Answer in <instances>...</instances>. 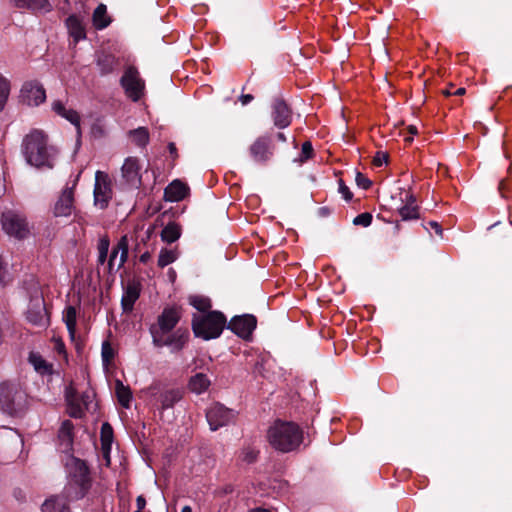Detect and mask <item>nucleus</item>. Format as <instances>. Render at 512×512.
Returning <instances> with one entry per match:
<instances>
[{"instance_id": "1", "label": "nucleus", "mask_w": 512, "mask_h": 512, "mask_svg": "<svg viewBox=\"0 0 512 512\" xmlns=\"http://www.w3.org/2000/svg\"><path fill=\"white\" fill-rule=\"evenodd\" d=\"M24 157L28 164L37 168H52L57 151L48 145L47 135L41 130H33L27 134L22 143Z\"/></svg>"}, {"instance_id": "2", "label": "nucleus", "mask_w": 512, "mask_h": 512, "mask_svg": "<svg viewBox=\"0 0 512 512\" xmlns=\"http://www.w3.org/2000/svg\"><path fill=\"white\" fill-rule=\"evenodd\" d=\"M270 445L280 452L296 450L303 441V432L300 427L287 421H275L267 431Z\"/></svg>"}, {"instance_id": "3", "label": "nucleus", "mask_w": 512, "mask_h": 512, "mask_svg": "<svg viewBox=\"0 0 512 512\" xmlns=\"http://www.w3.org/2000/svg\"><path fill=\"white\" fill-rule=\"evenodd\" d=\"M226 324L225 316L218 311L193 316L192 328L197 337L204 340L214 339L220 336Z\"/></svg>"}, {"instance_id": "4", "label": "nucleus", "mask_w": 512, "mask_h": 512, "mask_svg": "<svg viewBox=\"0 0 512 512\" xmlns=\"http://www.w3.org/2000/svg\"><path fill=\"white\" fill-rule=\"evenodd\" d=\"M69 484L66 488L67 497L78 499L84 496L90 487L89 471L86 464L79 459H72L68 464Z\"/></svg>"}, {"instance_id": "5", "label": "nucleus", "mask_w": 512, "mask_h": 512, "mask_svg": "<svg viewBox=\"0 0 512 512\" xmlns=\"http://www.w3.org/2000/svg\"><path fill=\"white\" fill-rule=\"evenodd\" d=\"M1 225L6 234L16 239H25L31 233L26 217L14 210L5 211L2 214Z\"/></svg>"}, {"instance_id": "6", "label": "nucleus", "mask_w": 512, "mask_h": 512, "mask_svg": "<svg viewBox=\"0 0 512 512\" xmlns=\"http://www.w3.org/2000/svg\"><path fill=\"white\" fill-rule=\"evenodd\" d=\"M65 397L68 406V412L72 417H82L86 410H89L93 404L94 392L87 390L79 394L76 389L70 385L66 388Z\"/></svg>"}, {"instance_id": "7", "label": "nucleus", "mask_w": 512, "mask_h": 512, "mask_svg": "<svg viewBox=\"0 0 512 512\" xmlns=\"http://www.w3.org/2000/svg\"><path fill=\"white\" fill-rule=\"evenodd\" d=\"M274 154L272 138L267 135L257 137L248 148V155L257 164L264 165Z\"/></svg>"}, {"instance_id": "8", "label": "nucleus", "mask_w": 512, "mask_h": 512, "mask_svg": "<svg viewBox=\"0 0 512 512\" xmlns=\"http://www.w3.org/2000/svg\"><path fill=\"white\" fill-rule=\"evenodd\" d=\"M23 393L14 385L3 383L0 385V408L3 412L13 415L21 408Z\"/></svg>"}, {"instance_id": "9", "label": "nucleus", "mask_w": 512, "mask_h": 512, "mask_svg": "<svg viewBox=\"0 0 512 512\" xmlns=\"http://www.w3.org/2000/svg\"><path fill=\"white\" fill-rule=\"evenodd\" d=\"M121 84L131 100L138 101L141 98L145 84L134 67L126 69L121 78Z\"/></svg>"}, {"instance_id": "10", "label": "nucleus", "mask_w": 512, "mask_h": 512, "mask_svg": "<svg viewBox=\"0 0 512 512\" xmlns=\"http://www.w3.org/2000/svg\"><path fill=\"white\" fill-rule=\"evenodd\" d=\"M235 417L236 414L233 410L228 409L219 403L212 405L206 413L210 429L213 431L232 423L235 420Z\"/></svg>"}, {"instance_id": "11", "label": "nucleus", "mask_w": 512, "mask_h": 512, "mask_svg": "<svg viewBox=\"0 0 512 512\" xmlns=\"http://www.w3.org/2000/svg\"><path fill=\"white\" fill-rule=\"evenodd\" d=\"M111 182L107 173L97 171L95 174L94 202L95 205L103 209L107 207L111 199Z\"/></svg>"}, {"instance_id": "12", "label": "nucleus", "mask_w": 512, "mask_h": 512, "mask_svg": "<svg viewBox=\"0 0 512 512\" xmlns=\"http://www.w3.org/2000/svg\"><path fill=\"white\" fill-rule=\"evenodd\" d=\"M80 173L74 179L72 187L65 188L58 200L56 201L53 209L54 216L56 217H68L74 211V187L77 184Z\"/></svg>"}, {"instance_id": "13", "label": "nucleus", "mask_w": 512, "mask_h": 512, "mask_svg": "<svg viewBox=\"0 0 512 512\" xmlns=\"http://www.w3.org/2000/svg\"><path fill=\"white\" fill-rule=\"evenodd\" d=\"M153 344L156 347L170 346L173 351L181 350L188 339L186 331L177 330L168 337L159 333V331L151 330Z\"/></svg>"}, {"instance_id": "14", "label": "nucleus", "mask_w": 512, "mask_h": 512, "mask_svg": "<svg viewBox=\"0 0 512 512\" xmlns=\"http://www.w3.org/2000/svg\"><path fill=\"white\" fill-rule=\"evenodd\" d=\"M141 164L140 160L137 157L129 156L124 160V163L121 167V177L122 180L135 187L138 188L141 185Z\"/></svg>"}, {"instance_id": "15", "label": "nucleus", "mask_w": 512, "mask_h": 512, "mask_svg": "<svg viewBox=\"0 0 512 512\" xmlns=\"http://www.w3.org/2000/svg\"><path fill=\"white\" fill-rule=\"evenodd\" d=\"M20 97L24 104L38 106L46 100V92L39 82L30 81L23 85Z\"/></svg>"}, {"instance_id": "16", "label": "nucleus", "mask_w": 512, "mask_h": 512, "mask_svg": "<svg viewBox=\"0 0 512 512\" xmlns=\"http://www.w3.org/2000/svg\"><path fill=\"white\" fill-rule=\"evenodd\" d=\"M256 318L253 315L235 316L228 328L243 339H248L256 328Z\"/></svg>"}, {"instance_id": "17", "label": "nucleus", "mask_w": 512, "mask_h": 512, "mask_svg": "<svg viewBox=\"0 0 512 512\" xmlns=\"http://www.w3.org/2000/svg\"><path fill=\"white\" fill-rule=\"evenodd\" d=\"M400 200L403 203L398 212L403 220L417 219L419 217L415 196L404 188L399 189Z\"/></svg>"}, {"instance_id": "18", "label": "nucleus", "mask_w": 512, "mask_h": 512, "mask_svg": "<svg viewBox=\"0 0 512 512\" xmlns=\"http://www.w3.org/2000/svg\"><path fill=\"white\" fill-rule=\"evenodd\" d=\"M27 319L30 323L38 327L48 325V316L44 300L40 297L33 299L27 311Z\"/></svg>"}, {"instance_id": "19", "label": "nucleus", "mask_w": 512, "mask_h": 512, "mask_svg": "<svg viewBox=\"0 0 512 512\" xmlns=\"http://www.w3.org/2000/svg\"><path fill=\"white\" fill-rule=\"evenodd\" d=\"M180 319V313L176 308H166L158 317V326L151 327V330L159 331L162 335H166L177 325Z\"/></svg>"}, {"instance_id": "20", "label": "nucleus", "mask_w": 512, "mask_h": 512, "mask_svg": "<svg viewBox=\"0 0 512 512\" xmlns=\"http://www.w3.org/2000/svg\"><path fill=\"white\" fill-rule=\"evenodd\" d=\"M272 118L277 128L283 129L290 125L292 113L283 100L277 99L274 101L272 105Z\"/></svg>"}, {"instance_id": "21", "label": "nucleus", "mask_w": 512, "mask_h": 512, "mask_svg": "<svg viewBox=\"0 0 512 512\" xmlns=\"http://www.w3.org/2000/svg\"><path fill=\"white\" fill-rule=\"evenodd\" d=\"M189 187L180 180L172 181L164 191V199L169 202H178L185 198Z\"/></svg>"}, {"instance_id": "22", "label": "nucleus", "mask_w": 512, "mask_h": 512, "mask_svg": "<svg viewBox=\"0 0 512 512\" xmlns=\"http://www.w3.org/2000/svg\"><path fill=\"white\" fill-rule=\"evenodd\" d=\"M118 253H120V258L118 261V267L123 266V264L126 262L128 257V238L127 236H122L120 240L118 241L117 245L113 248L109 261H108V267L111 271L115 265Z\"/></svg>"}, {"instance_id": "23", "label": "nucleus", "mask_w": 512, "mask_h": 512, "mask_svg": "<svg viewBox=\"0 0 512 512\" xmlns=\"http://www.w3.org/2000/svg\"><path fill=\"white\" fill-rule=\"evenodd\" d=\"M52 109L57 115L73 124L77 128L78 134L80 133V116L77 111L67 108L61 101H54Z\"/></svg>"}, {"instance_id": "24", "label": "nucleus", "mask_w": 512, "mask_h": 512, "mask_svg": "<svg viewBox=\"0 0 512 512\" xmlns=\"http://www.w3.org/2000/svg\"><path fill=\"white\" fill-rule=\"evenodd\" d=\"M140 296V285L138 283H129L122 296L121 304L122 308L126 312H130L133 309L134 303Z\"/></svg>"}, {"instance_id": "25", "label": "nucleus", "mask_w": 512, "mask_h": 512, "mask_svg": "<svg viewBox=\"0 0 512 512\" xmlns=\"http://www.w3.org/2000/svg\"><path fill=\"white\" fill-rule=\"evenodd\" d=\"M66 27L71 37L75 42L82 40L86 37L85 28L82 20L76 15H71L66 20Z\"/></svg>"}, {"instance_id": "26", "label": "nucleus", "mask_w": 512, "mask_h": 512, "mask_svg": "<svg viewBox=\"0 0 512 512\" xmlns=\"http://www.w3.org/2000/svg\"><path fill=\"white\" fill-rule=\"evenodd\" d=\"M42 512H69L66 498L56 496L46 500L42 505Z\"/></svg>"}, {"instance_id": "27", "label": "nucleus", "mask_w": 512, "mask_h": 512, "mask_svg": "<svg viewBox=\"0 0 512 512\" xmlns=\"http://www.w3.org/2000/svg\"><path fill=\"white\" fill-rule=\"evenodd\" d=\"M210 384L211 381L206 374L197 373L190 378L189 389L196 394H201L209 388Z\"/></svg>"}, {"instance_id": "28", "label": "nucleus", "mask_w": 512, "mask_h": 512, "mask_svg": "<svg viewBox=\"0 0 512 512\" xmlns=\"http://www.w3.org/2000/svg\"><path fill=\"white\" fill-rule=\"evenodd\" d=\"M130 141L139 148H144L149 143V131L145 127H138L128 132Z\"/></svg>"}, {"instance_id": "29", "label": "nucleus", "mask_w": 512, "mask_h": 512, "mask_svg": "<svg viewBox=\"0 0 512 512\" xmlns=\"http://www.w3.org/2000/svg\"><path fill=\"white\" fill-rule=\"evenodd\" d=\"M72 432V422L69 420L64 421L59 430V439L61 441V445L64 447L65 450H69L72 445Z\"/></svg>"}, {"instance_id": "30", "label": "nucleus", "mask_w": 512, "mask_h": 512, "mask_svg": "<svg viewBox=\"0 0 512 512\" xmlns=\"http://www.w3.org/2000/svg\"><path fill=\"white\" fill-rule=\"evenodd\" d=\"M182 398V392L179 389H171L164 391L160 395V403L162 409L171 408Z\"/></svg>"}, {"instance_id": "31", "label": "nucleus", "mask_w": 512, "mask_h": 512, "mask_svg": "<svg viewBox=\"0 0 512 512\" xmlns=\"http://www.w3.org/2000/svg\"><path fill=\"white\" fill-rule=\"evenodd\" d=\"M14 4L20 8H29L32 10L49 11L48 0H13Z\"/></svg>"}, {"instance_id": "32", "label": "nucleus", "mask_w": 512, "mask_h": 512, "mask_svg": "<svg viewBox=\"0 0 512 512\" xmlns=\"http://www.w3.org/2000/svg\"><path fill=\"white\" fill-rule=\"evenodd\" d=\"M110 20L107 16V8L104 4H100L94 10L93 13V24L97 29H103L107 27Z\"/></svg>"}, {"instance_id": "33", "label": "nucleus", "mask_w": 512, "mask_h": 512, "mask_svg": "<svg viewBox=\"0 0 512 512\" xmlns=\"http://www.w3.org/2000/svg\"><path fill=\"white\" fill-rule=\"evenodd\" d=\"M115 390H116V395H117V399H118L119 403L124 408H129L130 401L132 398V394H131L129 387L125 386L120 380H116Z\"/></svg>"}, {"instance_id": "34", "label": "nucleus", "mask_w": 512, "mask_h": 512, "mask_svg": "<svg viewBox=\"0 0 512 512\" xmlns=\"http://www.w3.org/2000/svg\"><path fill=\"white\" fill-rule=\"evenodd\" d=\"M180 227L175 223L168 224L161 232V239L167 243H173L180 237Z\"/></svg>"}, {"instance_id": "35", "label": "nucleus", "mask_w": 512, "mask_h": 512, "mask_svg": "<svg viewBox=\"0 0 512 512\" xmlns=\"http://www.w3.org/2000/svg\"><path fill=\"white\" fill-rule=\"evenodd\" d=\"M63 320L67 326L70 336L73 338L76 331V309L68 306L63 312Z\"/></svg>"}, {"instance_id": "36", "label": "nucleus", "mask_w": 512, "mask_h": 512, "mask_svg": "<svg viewBox=\"0 0 512 512\" xmlns=\"http://www.w3.org/2000/svg\"><path fill=\"white\" fill-rule=\"evenodd\" d=\"M189 303L199 312H201L200 314H206L205 312L211 308V301L208 297L205 296H190Z\"/></svg>"}, {"instance_id": "37", "label": "nucleus", "mask_w": 512, "mask_h": 512, "mask_svg": "<svg viewBox=\"0 0 512 512\" xmlns=\"http://www.w3.org/2000/svg\"><path fill=\"white\" fill-rule=\"evenodd\" d=\"M178 257L177 251L173 249H161L158 256V266L161 268L173 263Z\"/></svg>"}, {"instance_id": "38", "label": "nucleus", "mask_w": 512, "mask_h": 512, "mask_svg": "<svg viewBox=\"0 0 512 512\" xmlns=\"http://www.w3.org/2000/svg\"><path fill=\"white\" fill-rule=\"evenodd\" d=\"M29 362L33 365L34 369L41 373L47 374L50 372V365L37 353H31L29 356Z\"/></svg>"}, {"instance_id": "39", "label": "nucleus", "mask_w": 512, "mask_h": 512, "mask_svg": "<svg viewBox=\"0 0 512 512\" xmlns=\"http://www.w3.org/2000/svg\"><path fill=\"white\" fill-rule=\"evenodd\" d=\"M110 241L107 237H101L98 241V263L104 264L109 251Z\"/></svg>"}, {"instance_id": "40", "label": "nucleus", "mask_w": 512, "mask_h": 512, "mask_svg": "<svg viewBox=\"0 0 512 512\" xmlns=\"http://www.w3.org/2000/svg\"><path fill=\"white\" fill-rule=\"evenodd\" d=\"M10 93L9 81L0 75V111L3 110Z\"/></svg>"}, {"instance_id": "41", "label": "nucleus", "mask_w": 512, "mask_h": 512, "mask_svg": "<svg viewBox=\"0 0 512 512\" xmlns=\"http://www.w3.org/2000/svg\"><path fill=\"white\" fill-rule=\"evenodd\" d=\"M101 446H111L113 442V429L109 423H103L101 427Z\"/></svg>"}, {"instance_id": "42", "label": "nucleus", "mask_w": 512, "mask_h": 512, "mask_svg": "<svg viewBox=\"0 0 512 512\" xmlns=\"http://www.w3.org/2000/svg\"><path fill=\"white\" fill-rule=\"evenodd\" d=\"M102 360L105 365H109L114 358V349L108 341H104L101 349Z\"/></svg>"}, {"instance_id": "43", "label": "nucleus", "mask_w": 512, "mask_h": 512, "mask_svg": "<svg viewBox=\"0 0 512 512\" xmlns=\"http://www.w3.org/2000/svg\"><path fill=\"white\" fill-rule=\"evenodd\" d=\"M372 222V216L369 213H362L354 218L353 223L355 225H361L367 227Z\"/></svg>"}, {"instance_id": "44", "label": "nucleus", "mask_w": 512, "mask_h": 512, "mask_svg": "<svg viewBox=\"0 0 512 512\" xmlns=\"http://www.w3.org/2000/svg\"><path fill=\"white\" fill-rule=\"evenodd\" d=\"M312 154H313V148H312L311 143L308 141L304 142L302 144L300 161L303 162V161L311 158Z\"/></svg>"}, {"instance_id": "45", "label": "nucleus", "mask_w": 512, "mask_h": 512, "mask_svg": "<svg viewBox=\"0 0 512 512\" xmlns=\"http://www.w3.org/2000/svg\"><path fill=\"white\" fill-rule=\"evenodd\" d=\"M355 181L363 189H368L371 186V181L361 173L356 174Z\"/></svg>"}, {"instance_id": "46", "label": "nucleus", "mask_w": 512, "mask_h": 512, "mask_svg": "<svg viewBox=\"0 0 512 512\" xmlns=\"http://www.w3.org/2000/svg\"><path fill=\"white\" fill-rule=\"evenodd\" d=\"M8 279L7 263L0 257V284L6 283Z\"/></svg>"}, {"instance_id": "47", "label": "nucleus", "mask_w": 512, "mask_h": 512, "mask_svg": "<svg viewBox=\"0 0 512 512\" xmlns=\"http://www.w3.org/2000/svg\"><path fill=\"white\" fill-rule=\"evenodd\" d=\"M388 159V155L384 152H377L373 159V163L375 166H382L383 163H386Z\"/></svg>"}, {"instance_id": "48", "label": "nucleus", "mask_w": 512, "mask_h": 512, "mask_svg": "<svg viewBox=\"0 0 512 512\" xmlns=\"http://www.w3.org/2000/svg\"><path fill=\"white\" fill-rule=\"evenodd\" d=\"M339 192L342 194L345 200L349 201L352 199V193L342 181L339 182Z\"/></svg>"}, {"instance_id": "49", "label": "nucleus", "mask_w": 512, "mask_h": 512, "mask_svg": "<svg viewBox=\"0 0 512 512\" xmlns=\"http://www.w3.org/2000/svg\"><path fill=\"white\" fill-rule=\"evenodd\" d=\"M101 451H102V455L106 461V465H109L110 464V451H111V446H105V445H102L101 446Z\"/></svg>"}, {"instance_id": "50", "label": "nucleus", "mask_w": 512, "mask_h": 512, "mask_svg": "<svg viewBox=\"0 0 512 512\" xmlns=\"http://www.w3.org/2000/svg\"><path fill=\"white\" fill-rule=\"evenodd\" d=\"M136 505H137V511H141L142 512V510L145 508L146 500H145V498L142 495L137 497Z\"/></svg>"}, {"instance_id": "51", "label": "nucleus", "mask_w": 512, "mask_h": 512, "mask_svg": "<svg viewBox=\"0 0 512 512\" xmlns=\"http://www.w3.org/2000/svg\"><path fill=\"white\" fill-rule=\"evenodd\" d=\"M253 100V96L250 95V94H245V95H242L240 97V101L242 103V105H247L248 103H250L251 101Z\"/></svg>"}, {"instance_id": "52", "label": "nucleus", "mask_w": 512, "mask_h": 512, "mask_svg": "<svg viewBox=\"0 0 512 512\" xmlns=\"http://www.w3.org/2000/svg\"><path fill=\"white\" fill-rule=\"evenodd\" d=\"M429 225L435 230L438 235H442L441 226L437 222H429Z\"/></svg>"}, {"instance_id": "53", "label": "nucleus", "mask_w": 512, "mask_h": 512, "mask_svg": "<svg viewBox=\"0 0 512 512\" xmlns=\"http://www.w3.org/2000/svg\"><path fill=\"white\" fill-rule=\"evenodd\" d=\"M105 59L108 62V65H107V67L102 69V72L103 73H109L112 70V67H111L112 59L110 57H108V56L105 57Z\"/></svg>"}, {"instance_id": "54", "label": "nucleus", "mask_w": 512, "mask_h": 512, "mask_svg": "<svg viewBox=\"0 0 512 512\" xmlns=\"http://www.w3.org/2000/svg\"><path fill=\"white\" fill-rule=\"evenodd\" d=\"M168 149H169V152L170 154L176 158L177 157V149H176V146L174 143H169L168 145Z\"/></svg>"}, {"instance_id": "55", "label": "nucleus", "mask_w": 512, "mask_h": 512, "mask_svg": "<svg viewBox=\"0 0 512 512\" xmlns=\"http://www.w3.org/2000/svg\"><path fill=\"white\" fill-rule=\"evenodd\" d=\"M151 258V254L149 252H145L140 256V262L147 263Z\"/></svg>"}, {"instance_id": "56", "label": "nucleus", "mask_w": 512, "mask_h": 512, "mask_svg": "<svg viewBox=\"0 0 512 512\" xmlns=\"http://www.w3.org/2000/svg\"><path fill=\"white\" fill-rule=\"evenodd\" d=\"M465 92H466L465 88L460 87V88L456 89L455 91H453V95L461 96V95H464Z\"/></svg>"}, {"instance_id": "57", "label": "nucleus", "mask_w": 512, "mask_h": 512, "mask_svg": "<svg viewBox=\"0 0 512 512\" xmlns=\"http://www.w3.org/2000/svg\"><path fill=\"white\" fill-rule=\"evenodd\" d=\"M408 131H409L410 134H417V128L414 125H410L408 127Z\"/></svg>"}, {"instance_id": "58", "label": "nucleus", "mask_w": 512, "mask_h": 512, "mask_svg": "<svg viewBox=\"0 0 512 512\" xmlns=\"http://www.w3.org/2000/svg\"><path fill=\"white\" fill-rule=\"evenodd\" d=\"M277 138L282 142L286 141V136L283 133H278Z\"/></svg>"}, {"instance_id": "59", "label": "nucleus", "mask_w": 512, "mask_h": 512, "mask_svg": "<svg viewBox=\"0 0 512 512\" xmlns=\"http://www.w3.org/2000/svg\"><path fill=\"white\" fill-rule=\"evenodd\" d=\"M249 512H271V511H269L267 509H263V508H256V509H253V510H251Z\"/></svg>"}, {"instance_id": "60", "label": "nucleus", "mask_w": 512, "mask_h": 512, "mask_svg": "<svg viewBox=\"0 0 512 512\" xmlns=\"http://www.w3.org/2000/svg\"><path fill=\"white\" fill-rule=\"evenodd\" d=\"M181 512H192V509L190 506H184L181 510Z\"/></svg>"}, {"instance_id": "61", "label": "nucleus", "mask_w": 512, "mask_h": 512, "mask_svg": "<svg viewBox=\"0 0 512 512\" xmlns=\"http://www.w3.org/2000/svg\"><path fill=\"white\" fill-rule=\"evenodd\" d=\"M443 93H444V95H446V96L453 95V92H452L451 90H449V89L445 90Z\"/></svg>"}, {"instance_id": "62", "label": "nucleus", "mask_w": 512, "mask_h": 512, "mask_svg": "<svg viewBox=\"0 0 512 512\" xmlns=\"http://www.w3.org/2000/svg\"><path fill=\"white\" fill-rule=\"evenodd\" d=\"M63 348V344L62 343H59L58 344V349L61 350Z\"/></svg>"}, {"instance_id": "63", "label": "nucleus", "mask_w": 512, "mask_h": 512, "mask_svg": "<svg viewBox=\"0 0 512 512\" xmlns=\"http://www.w3.org/2000/svg\"><path fill=\"white\" fill-rule=\"evenodd\" d=\"M405 140L408 141V142L412 141L411 138H406Z\"/></svg>"}]
</instances>
